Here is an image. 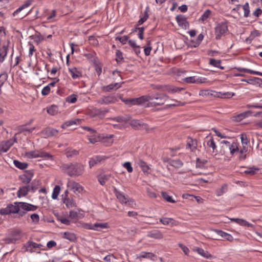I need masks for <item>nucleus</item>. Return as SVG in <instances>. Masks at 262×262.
<instances>
[{
  "instance_id": "c03bdc74",
  "label": "nucleus",
  "mask_w": 262,
  "mask_h": 262,
  "mask_svg": "<svg viewBox=\"0 0 262 262\" xmlns=\"http://www.w3.org/2000/svg\"><path fill=\"white\" fill-rule=\"evenodd\" d=\"M28 193V189L25 186L19 188L17 191V196L18 197L26 196Z\"/></svg>"
},
{
  "instance_id": "a18cd8bd",
  "label": "nucleus",
  "mask_w": 262,
  "mask_h": 262,
  "mask_svg": "<svg viewBox=\"0 0 262 262\" xmlns=\"http://www.w3.org/2000/svg\"><path fill=\"white\" fill-rule=\"evenodd\" d=\"M221 62L220 60H215L213 58H210L209 60V64L210 65L223 70L224 67L220 66Z\"/></svg>"
},
{
  "instance_id": "a878e982",
  "label": "nucleus",
  "mask_w": 262,
  "mask_h": 262,
  "mask_svg": "<svg viewBox=\"0 0 262 262\" xmlns=\"http://www.w3.org/2000/svg\"><path fill=\"white\" fill-rule=\"evenodd\" d=\"M147 236L155 239H161L163 238V235L161 232L158 230H154L149 232Z\"/></svg>"
},
{
  "instance_id": "a19ab883",
  "label": "nucleus",
  "mask_w": 262,
  "mask_h": 262,
  "mask_svg": "<svg viewBox=\"0 0 262 262\" xmlns=\"http://www.w3.org/2000/svg\"><path fill=\"white\" fill-rule=\"evenodd\" d=\"M95 230L99 231L102 229H107L108 228V225L107 223H96L94 224Z\"/></svg>"
},
{
  "instance_id": "0eeeda50",
  "label": "nucleus",
  "mask_w": 262,
  "mask_h": 262,
  "mask_svg": "<svg viewBox=\"0 0 262 262\" xmlns=\"http://www.w3.org/2000/svg\"><path fill=\"white\" fill-rule=\"evenodd\" d=\"M117 101V98L115 96L110 95L108 96H104L100 98L97 100L98 104L103 105H107L109 104L114 103Z\"/></svg>"
},
{
  "instance_id": "9b49d317",
  "label": "nucleus",
  "mask_w": 262,
  "mask_h": 262,
  "mask_svg": "<svg viewBox=\"0 0 262 262\" xmlns=\"http://www.w3.org/2000/svg\"><path fill=\"white\" fill-rule=\"evenodd\" d=\"M58 132V130L49 127L42 129L41 133L45 136V138H49L56 136Z\"/></svg>"
},
{
  "instance_id": "c9c22d12",
  "label": "nucleus",
  "mask_w": 262,
  "mask_h": 262,
  "mask_svg": "<svg viewBox=\"0 0 262 262\" xmlns=\"http://www.w3.org/2000/svg\"><path fill=\"white\" fill-rule=\"evenodd\" d=\"M14 165L19 169L24 170L28 167V164L25 162H21L18 160L13 161Z\"/></svg>"
},
{
  "instance_id": "774afa93",
  "label": "nucleus",
  "mask_w": 262,
  "mask_h": 262,
  "mask_svg": "<svg viewBox=\"0 0 262 262\" xmlns=\"http://www.w3.org/2000/svg\"><path fill=\"white\" fill-rule=\"evenodd\" d=\"M103 260L107 262H116V258L113 255H108L105 256Z\"/></svg>"
},
{
  "instance_id": "cd10ccee",
  "label": "nucleus",
  "mask_w": 262,
  "mask_h": 262,
  "mask_svg": "<svg viewBox=\"0 0 262 262\" xmlns=\"http://www.w3.org/2000/svg\"><path fill=\"white\" fill-rule=\"evenodd\" d=\"M184 89L183 88H179L172 85H167L165 88V90L169 93H179L182 90H184Z\"/></svg>"
},
{
  "instance_id": "423d86ee",
  "label": "nucleus",
  "mask_w": 262,
  "mask_h": 262,
  "mask_svg": "<svg viewBox=\"0 0 262 262\" xmlns=\"http://www.w3.org/2000/svg\"><path fill=\"white\" fill-rule=\"evenodd\" d=\"M34 172L32 170H27L24 174L19 176V179L24 184H28L32 180Z\"/></svg>"
},
{
  "instance_id": "4d7b16f0",
  "label": "nucleus",
  "mask_w": 262,
  "mask_h": 262,
  "mask_svg": "<svg viewBox=\"0 0 262 262\" xmlns=\"http://www.w3.org/2000/svg\"><path fill=\"white\" fill-rule=\"evenodd\" d=\"M207 163V161L205 159H200L197 158L196 160V167L197 168H202Z\"/></svg>"
},
{
  "instance_id": "603ef678",
  "label": "nucleus",
  "mask_w": 262,
  "mask_h": 262,
  "mask_svg": "<svg viewBox=\"0 0 262 262\" xmlns=\"http://www.w3.org/2000/svg\"><path fill=\"white\" fill-rule=\"evenodd\" d=\"M87 137L90 143L92 144H94L98 141L97 133L93 134V135H87Z\"/></svg>"
},
{
  "instance_id": "a211bd4d",
  "label": "nucleus",
  "mask_w": 262,
  "mask_h": 262,
  "mask_svg": "<svg viewBox=\"0 0 262 262\" xmlns=\"http://www.w3.org/2000/svg\"><path fill=\"white\" fill-rule=\"evenodd\" d=\"M114 193L117 198L121 203H126L128 201V197L125 196L123 192L118 191L116 188L114 189Z\"/></svg>"
},
{
  "instance_id": "58836bf2",
  "label": "nucleus",
  "mask_w": 262,
  "mask_h": 262,
  "mask_svg": "<svg viewBox=\"0 0 262 262\" xmlns=\"http://www.w3.org/2000/svg\"><path fill=\"white\" fill-rule=\"evenodd\" d=\"M196 251L199 254L206 258H211L212 257V255L210 254L208 251H205L202 248H198L196 249Z\"/></svg>"
},
{
  "instance_id": "3c124183",
  "label": "nucleus",
  "mask_w": 262,
  "mask_h": 262,
  "mask_svg": "<svg viewBox=\"0 0 262 262\" xmlns=\"http://www.w3.org/2000/svg\"><path fill=\"white\" fill-rule=\"evenodd\" d=\"M60 187L58 185H56L54 188L52 194V198L53 199H56L60 192Z\"/></svg>"
},
{
  "instance_id": "6ab92c4d",
  "label": "nucleus",
  "mask_w": 262,
  "mask_h": 262,
  "mask_svg": "<svg viewBox=\"0 0 262 262\" xmlns=\"http://www.w3.org/2000/svg\"><path fill=\"white\" fill-rule=\"evenodd\" d=\"M160 222L164 225H169L170 227L177 225V222L172 218L163 217L160 219Z\"/></svg>"
},
{
  "instance_id": "09e8293b",
  "label": "nucleus",
  "mask_w": 262,
  "mask_h": 262,
  "mask_svg": "<svg viewBox=\"0 0 262 262\" xmlns=\"http://www.w3.org/2000/svg\"><path fill=\"white\" fill-rule=\"evenodd\" d=\"M31 189L32 192H35L38 188L39 185H40V181L38 180H34L31 183Z\"/></svg>"
},
{
  "instance_id": "393cba45",
  "label": "nucleus",
  "mask_w": 262,
  "mask_h": 262,
  "mask_svg": "<svg viewBox=\"0 0 262 262\" xmlns=\"http://www.w3.org/2000/svg\"><path fill=\"white\" fill-rule=\"evenodd\" d=\"M111 174H102L99 175L98 177V180L99 182L101 185H104L107 181L109 180L110 178L111 177Z\"/></svg>"
},
{
  "instance_id": "f03ea898",
  "label": "nucleus",
  "mask_w": 262,
  "mask_h": 262,
  "mask_svg": "<svg viewBox=\"0 0 262 262\" xmlns=\"http://www.w3.org/2000/svg\"><path fill=\"white\" fill-rule=\"evenodd\" d=\"M143 103L148 102V105L149 106H161L168 99V97L166 94H156L154 95H145L143 96Z\"/></svg>"
},
{
  "instance_id": "c756f323",
  "label": "nucleus",
  "mask_w": 262,
  "mask_h": 262,
  "mask_svg": "<svg viewBox=\"0 0 262 262\" xmlns=\"http://www.w3.org/2000/svg\"><path fill=\"white\" fill-rule=\"evenodd\" d=\"M69 73L72 78L74 79L79 78L82 76L81 72L78 71L76 68L69 69Z\"/></svg>"
},
{
  "instance_id": "f704fd0d",
  "label": "nucleus",
  "mask_w": 262,
  "mask_h": 262,
  "mask_svg": "<svg viewBox=\"0 0 262 262\" xmlns=\"http://www.w3.org/2000/svg\"><path fill=\"white\" fill-rule=\"evenodd\" d=\"M63 203L66 204L68 208H72L75 206L76 203L73 200L69 198H63V194L62 195Z\"/></svg>"
},
{
  "instance_id": "7c9ffc66",
  "label": "nucleus",
  "mask_w": 262,
  "mask_h": 262,
  "mask_svg": "<svg viewBox=\"0 0 262 262\" xmlns=\"http://www.w3.org/2000/svg\"><path fill=\"white\" fill-rule=\"evenodd\" d=\"M169 164L176 168H179L183 165V163L179 159L177 160H169Z\"/></svg>"
},
{
  "instance_id": "6e6d98bb",
  "label": "nucleus",
  "mask_w": 262,
  "mask_h": 262,
  "mask_svg": "<svg viewBox=\"0 0 262 262\" xmlns=\"http://www.w3.org/2000/svg\"><path fill=\"white\" fill-rule=\"evenodd\" d=\"M77 96L75 94H72L66 98V101L70 103H74L77 101Z\"/></svg>"
},
{
  "instance_id": "f3484780",
  "label": "nucleus",
  "mask_w": 262,
  "mask_h": 262,
  "mask_svg": "<svg viewBox=\"0 0 262 262\" xmlns=\"http://www.w3.org/2000/svg\"><path fill=\"white\" fill-rule=\"evenodd\" d=\"M250 116H254L255 117H260L262 118V112H258L254 113L252 111H246L243 113H241L238 116L239 120H242L243 119L247 117Z\"/></svg>"
},
{
  "instance_id": "c85d7f7f",
  "label": "nucleus",
  "mask_w": 262,
  "mask_h": 262,
  "mask_svg": "<svg viewBox=\"0 0 262 262\" xmlns=\"http://www.w3.org/2000/svg\"><path fill=\"white\" fill-rule=\"evenodd\" d=\"M248 151V146H243V148L238 149L236 152L239 153L238 158L241 160H244L246 158V152Z\"/></svg>"
},
{
  "instance_id": "2eb2a0df",
  "label": "nucleus",
  "mask_w": 262,
  "mask_h": 262,
  "mask_svg": "<svg viewBox=\"0 0 262 262\" xmlns=\"http://www.w3.org/2000/svg\"><path fill=\"white\" fill-rule=\"evenodd\" d=\"M10 41H8L7 45H4L0 47V63H2L7 56L8 52L9 51V47Z\"/></svg>"
},
{
  "instance_id": "7ed1b4c3",
  "label": "nucleus",
  "mask_w": 262,
  "mask_h": 262,
  "mask_svg": "<svg viewBox=\"0 0 262 262\" xmlns=\"http://www.w3.org/2000/svg\"><path fill=\"white\" fill-rule=\"evenodd\" d=\"M21 231L19 229H14L10 231L6 237L3 241L5 244H15L21 238Z\"/></svg>"
},
{
  "instance_id": "f8f14e48",
  "label": "nucleus",
  "mask_w": 262,
  "mask_h": 262,
  "mask_svg": "<svg viewBox=\"0 0 262 262\" xmlns=\"http://www.w3.org/2000/svg\"><path fill=\"white\" fill-rule=\"evenodd\" d=\"M222 144H225L230 150V154L233 155L236 151L238 150V147L237 144L235 142L230 143V142L223 140L221 142Z\"/></svg>"
},
{
  "instance_id": "4be33fe9",
  "label": "nucleus",
  "mask_w": 262,
  "mask_h": 262,
  "mask_svg": "<svg viewBox=\"0 0 262 262\" xmlns=\"http://www.w3.org/2000/svg\"><path fill=\"white\" fill-rule=\"evenodd\" d=\"M230 220L231 221L234 222L241 226H245L251 228H253L254 227V225L253 224L249 223V222H247L246 221L243 219L238 218H232Z\"/></svg>"
},
{
  "instance_id": "0e129e2a",
  "label": "nucleus",
  "mask_w": 262,
  "mask_h": 262,
  "mask_svg": "<svg viewBox=\"0 0 262 262\" xmlns=\"http://www.w3.org/2000/svg\"><path fill=\"white\" fill-rule=\"evenodd\" d=\"M79 154V152L78 150L75 149H69L67 151L66 155L67 157H72L73 156H76Z\"/></svg>"
},
{
  "instance_id": "4c0bfd02",
  "label": "nucleus",
  "mask_w": 262,
  "mask_h": 262,
  "mask_svg": "<svg viewBox=\"0 0 262 262\" xmlns=\"http://www.w3.org/2000/svg\"><path fill=\"white\" fill-rule=\"evenodd\" d=\"M184 81L187 83H200L202 82L201 79L195 78V76L188 77L184 79Z\"/></svg>"
},
{
  "instance_id": "680f3d73",
  "label": "nucleus",
  "mask_w": 262,
  "mask_h": 262,
  "mask_svg": "<svg viewBox=\"0 0 262 262\" xmlns=\"http://www.w3.org/2000/svg\"><path fill=\"white\" fill-rule=\"evenodd\" d=\"M258 168H255L254 167H249L246 170H245L244 172L246 174L254 175L256 173V171H258Z\"/></svg>"
},
{
  "instance_id": "4468645a",
  "label": "nucleus",
  "mask_w": 262,
  "mask_h": 262,
  "mask_svg": "<svg viewBox=\"0 0 262 262\" xmlns=\"http://www.w3.org/2000/svg\"><path fill=\"white\" fill-rule=\"evenodd\" d=\"M19 210H24L25 211H35L37 206L25 202H19Z\"/></svg>"
},
{
  "instance_id": "de8ad7c7",
  "label": "nucleus",
  "mask_w": 262,
  "mask_h": 262,
  "mask_svg": "<svg viewBox=\"0 0 262 262\" xmlns=\"http://www.w3.org/2000/svg\"><path fill=\"white\" fill-rule=\"evenodd\" d=\"M148 7L146 8V10L144 12V15L143 17H141L140 19L138 21V25H141L143 24L148 18Z\"/></svg>"
},
{
  "instance_id": "aec40b11",
  "label": "nucleus",
  "mask_w": 262,
  "mask_h": 262,
  "mask_svg": "<svg viewBox=\"0 0 262 262\" xmlns=\"http://www.w3.org/2000/svg\"><path fill=\"white\" fill-rule=\"evenodd\" d=\"M235 95V93L232 92H216L215 93V97L224 98H230Z\"/></svg>"
},
{
  "instance_id": "e433bc0d",
  "label": "nucleus",
  "mask_w": 262,
  "mask_h": 262,
  "mask_svg": "<svg viewBox=\"0 0 262 262\" xmlns=\"http://www.w3.org/2000/svg\"><path fill=\"white\" fill-rule=\"evenodd\" d=\"M37 158H42L45 159H53V156L42 150H37Z\"/></svg>"
},
{
  "instance_id": "13d9d810",
  "label": "nucleus",
  "mask_w": 262,
  "mask_h": 262,
  "mask_svg": "<svg viewBox=\"0 0 262 262\" xmlns=\"http://www.w3.org/2000/svg\"><path fill=\"white\" fill-rule=\"evenodd\" d=\"M80 120L79 119H75V120H72L68 121L66 122L63 124L62 125V128H65L67 126H72L74 124H77V123H79L80 122Z\"/></svg>"
},
{
  "instance_id": "f257e3e1",
  "label": "nucleus",
  "mask_w": 262,
  "mask_h": 262,
  "mask_svg": "<svg viewBox=\"0 0 262 262\" xmlns=\"http://www.w3.org/2000/svg\"><path fill=\"white\" fill-rule=\"evenodd\" d=\"M61 168L63 172L73 177L81 176L84 171V166L77 162L63 164Z\"/></svg>"
},
{
  "instance_id": "72a5a7b5",
  "label": "nucleus",
  "mask_w": 262,
  "mask_h": 262,
  "mask_svg": "<svg viewBox=\"0 0 262 262\" xmlns=\"http://www.w3.org/2000/svg\"><path fill=\"white\" fill-rule=\"evenodd\" d=\"M31 4V2L27 1L21 6L17 9L13 13L14 16H17L25 8H27Z\"/></svg>"
},
{
  "instance_id": "bb28decb",
  "label": "nucleus",
  "mask_w": 262,
  "mask_h": 262,
  "mask_svg": "<svg viewBox=\"0 0 262 262\" xmlns=\"http://www.w3.org/2000/svg\"><path fill=\"white\" fill-rule=\"evenodd\" d=\"M138 164L141 168L142 170L144 173H149V167L148 165L141 159H139L138 162Z\"/></svg>"
},
{
  "instance_id": "9d476101",
  "label": "nucleus",
  "mask_w": 262,
  "mask_h": 262,
  "mask_svg": "<svg viewBox=\"0 0 262 262\" xmlns=\"http://www.w3.org/2000/svg\"><path fill=\"white\" fill-rule=\"evenodd\" d=\"M143 96L137 98L122 99V101L129 106L140 105L143 103Z\"/></svg>"
},
{
  "instance_id": "e2e57ef3",
  "label": "nucleus",
  "mask_w": 262,
  "mask_h": 262,
  "mask_svg": "<svg viewBox=\"0 0 262 262\" xmlns=\"http://www.w3.org/2000/svg\"><path fill=\"white\" fill-rule=\"evenodd\" d=\"M243 9L244 11V16L247 17L250 13V8L248 3H246L243 6Z\"/></svg>"
},
{
  "instance_id": "5fc2aeb1",
  "label": "nucleus",
  "mask_w": 262,
  "mask_h": 262,
  "mask_svg": "<svg viewBox=\"0 0 262 262\" xmlns=\"http://www.w3.org/2000/svg\"><path fill=\"white\" fill-rule=\"evenodd\" d=\"M207 145L208 146L212 149L213 152L215 151V150H216V145L212 138H211L209 140H208L207 141Z\"/></svg>"
},
{
  "instance_id": "412c9836",
  "label": "nucleus",
  "mask_w": 262,
  "mask_h": 262,
  "mask_svg": "<svg viewBox=\"0 0 262 262\" xmlns=\"http://www.w3.org/2000/svg\"><path fill=\"white\" fill-rule=\"evenodd\" d=\"M37 243L31 241H28L24 246V247L25 248L26 251H29L30 253H32L34 252L33 249H36Z\"/></svg>"
},
{
  "instance_id": "2f4dec72",
  "label": "nucleus",
  "mask_w": 262,
  "mask_h": 262,
  "mask_svg": "<svg viewBox=\"0 0 262 262\" xmlns=\"http://www.w3.org/2000/svg\"><path fill=\"white\" fill-rule=\"evenodd\" d=\"M62 237L72 242H75L77 238L76 236L74 233L69 232H65Z\"/></svg>"
},
{
  "instance_id": "1a4fd4ad",
  "label": "nucleus",
  "mask_w": 262,
  "mask_h": 262,
  "mask_svg": "<svg viewBox=\"0 0 262 262\" xmlns=\"http://www.w3.org/2000/svg\"><path fill=\"white\" fill-rule=\"evenodd\" d=\"M197 140L189 137L187 140L186 149L189 150L190 152H195L197 149Z\"/></svg>"
},
{
  "instance_id": "69168bd1",
  "label": "nucleus",
  "mask_w": 262,
  "mask_h": 262,
  "mask_svg": "<svg viewBox=\"0 0 262 262\" xmlns=\"http://www.w3.org/2000/svg\"><path fill=\"white\" fill-rule=\"evenodd\" d=\"M116 60L118 63L120 62L123 59L122 53L120 50L116 51Z\"/></svg>"
},
{
  "instance_id": "dca6fc26",
  "label": "nucleus",
  "mask_w": 262,
  "mask_h": 262,
  "mask_svg": "<svg viewBox=\"0 0 262 262\" xmlns=\"http://www.w3.org/2000/svg\"><path fill=\"white\" fill-rule=\"evenodd\" d=\"M13 145L11 141H3L0 143V155L4 152H6Z\"/></svg>"
},
{
  "instance_id": "ddd939ff",
  "label": "nucleus",
  "mask_w": 262,
  "mask_h": 262,
  "mask_svg": "<svg viewBox=\"0 0 262 262\" xmlns=\"http://www.w3.org/2000/svg\"><path fill=\"white\" fill-rule=\"evenodd\" d=\"M176 19L179 26L182 28L186 29L189 27V23L184 15H178L176 16Z\"/></svg>"
},
{
  "instance_id": "8fccbe9b",
  "label": "nucleus",
  "mask_w": 262,
  "mask_h": 262,
  "mask_svg": "<svg viewBox=\"0 0 262 262\" xmlns=\"http://www.w3.org/2000/svg\"><path fill=\"white\" fill-rule=\"evenodd\" d=\"M47 112L51 115H55L58 112V107L57 106L53 105L47 109Z\"/></svg>"
},
{
  "instance_id": "6e6552de",
  "label": "nucleus",
  "mask_w": 262,
  "mask_h": 262,
  "mask_svg": "<svg viewBox=\"0 0 262 262\" xmlns=\"http://www.w3.org/2000/svg\"><path fill=\"white\" fill-rule=\"evenodd\" d=\"M67 187L72 190L75 193H79L83 191V187L78 183L73 180H69L67 183Z\"/></svg>"
},
{
  "instance_id": "79ce46f5",
  "label": "nucleus",
  "mask_w": 262,
  "mask_h": 262,
  "mask_svg": "<svg viewBox=\"0 0 262 262\" xmlns=\"http://www.w3.org/2000/svg\"><path fill=\"white\" fill-rule=\"evenodd\" d=\"M155 256V255L151 252H142L140 253L138 258H148L152 259V258Z\"/></svg>"
},
{
  "instance_id": "864d4df0",
  "label": "nucleus",
  "mask_w": 262,
  "mask_h": 262,
  "mask_svg": "<svg viewBox=\"0 0 262 262\" xmlns=\"http://www.w3.org/2000/svg\"><path fill=\"white\" fill-rule=\"evenodd\" d=\"M161 195L162 197L166 201L169 203H175V201L173 200L172 197L168 195V193L166 192H162Z\"/></svg>"
},
{
  "instance_id": "39448f33",
  "label": "nucleus",
  "mask_w": 262,
  "mask_h": 262,
  "mask_svg": "<svg viewBox=\"0 0 262 262\" xmlns=\"http://www.w3.org/2000/svg\"><path fill=\"white\" fill-rule=\"evenodd\" d=\"M227 30L228 28L226 24H219L215 28L216 39H220L222 35H225Z\"/></svg>"
},
{
  "instance_id": "37998d69",
  "label": "nucleus",
  "mask_w": 262,
  "mask_h": 262,
  "mask_svg": "<svg viewBox=\"0 0 262 262\" xmlns=\"http://www.w3.org/2000/svg\"><path fill=\"white\" fill-rule=\"evenodd\" d=\"M227 191V185L226 184H224L222 186V187L216 190V195L218 196L222 195L224 193H225Z\"/></svg>"
},
{
  "instance_id": "338daca9",
  "label": "nucleus",
  "mask_w": 262,
  "mask_h": 262,
  "mask_svg": "<svg viewBox=\"0 0 262 262\" xmlns=\"http://www.w3.org/2000/svg\"><path fill=\"white\" fill-rule=\"evenodd\" d=\"M37 150L31 151L26 152V156L29 158H37Z\"/></svg>"
},
{
  "instance_id": "5701e85b",
  "label": "nucleus",
  "mask_w": 262,
  "mask_h": 262,
  "mask_svg": "<svg viewBox=\"0 0 262 262\" xmlns=\"http://www.w3.org/2000/svg\"><path fill=\"white\" fill-rule=\"evenodd\" d=\"M121 85L119 83H115L114 84H110L106 86H104L102 88V90L104 92H108L114 89H118Z\"/></svg>"
},
{
  "instance_id": "b1692460",
  "label": "nucleus",
  "mask_w": 262,
  "mask_h": 262,
  "mask_svg": "<svg viewBox=\"0 0 262 262\" xmlns=\"http://www.w3.org/2000/svg\"><path fill=\"white\" fill-rule=\"evenodd\" d=\"M215 232L221 237L224 238L228 241L231 242L233 240V237L230 234L220 230H215Z\"/></svg>"
},
{
  "instance_id": "473e14b6",
  "label": "nucleus",
  "mask_w": 262,
  "mask_h": 262,
  "mask_svg": "<svg viewBox=\"0 0 262 262\" xmlns=\"http://www.w3.org/2000/svg\"><path fill=\"white\" fill-rule=\"evenodd\" d=\"M216 91H212L210 90H201L199 92V95L202 96L204 97L207 96H213L215 97V93Z\"/></svg>"
},
{
  "instance_id": "052dcab7",
  "label": "nucleus",
  "mask_w": 262,
  "mask_h": 262,
  "mask_svg": "<svg viewBox=\"0 0 262 262\" xmlns=\"http://www.w3.org/2000/svg\"><path fill=\"white\" fill-rule=\"evenodd\" d=\"M241 139L243 146L248 145V144L249 143V140H248L247 136L246 134H242L241 136Z\"/></svg>"
},
{
  "instance_id": "49530a36",
  "label": "nucleus",
  "mask_w": 262,
  "mask_h": 262,
  "mask_svg": "<svg viewBox=\"0 0 262 262\" xmlns=\"http://www.w3.org/2000/svg\"><path fill=\"white\" fill-rule=\"evenodd\" d=\"M130 125L134 128H139L140 127H143L145 124L141 123L139 120H131Z\"/></svg>"
},
{
  "instance_id": "ea45409f",
  "label": "nucleus",
  "mask_w": 262,
  "mask_h": 262,
  "mask_svg": "<svg viewBox=\"0 0 262 262\" xmlns=\"http://www.w3.org/2000/svg\"><path fill=\"white\" fill-rule=\"evenodd\" d=\"M130 119V117L128 115L124 116H118L113 119V120L118 122H127Z\"/></svg>"
},
{
  "instance_id": "20e7f679",
  "label": "nucleus",
  "mask_w": 262,
  "mask_h": 262,
  "mask_svg": "<svg viewBox=\"0 0 262 262\" xmlns=\"http://www.w3.org/2000/svg\"><path fill=\"white\" fill-rule=\"evenodd\" d=\"M19 211V202L15 203L14 205L9 204L6 208H2L0 210V214L2 215H7L10 213H16Z\"/></svg>"
},
{
  "instance_id": "bf43d9fd",
  "label": "nucleus",
  "mask_w": 262,
  "mask_h": 262,
  "mask_svg": "<svg viewBox=\"0 0 262 262\" xmlns=\"http://www.w3.org/2000/svg\"><path fill=\"white\" fill-rule=\"evenodd\" d=\"M211 13V11L210 10H206L202 14V15L201 16V18L199 19L200 20H202V21L206 20L210 15Z\"/></svg>"
}]
</instances>
